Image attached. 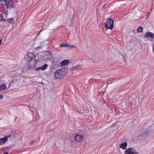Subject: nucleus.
Here are the masks:
<instances>
[{
  "label": "nucleus",
  "instance_id": "nucleus-1",
  "mask_svg": "<svg viewBox=\"0 0 154 154\" xmlns=\"http://www.w3.org/2000/svg\"><path fill=\"white\" fill-rule=\"evenodd\" d=\"M28 57L27 61L29 62V67H34L36 65V62L35 60L36 56L35 54L32 52L28 53Z\"/></svg>",
  "mask_w": 154,
  "mask_h": 154
},
{
  "label": "nucleus",
  "instance_id": "nucleus-2",
  "mask_svg": "<svg viewBox=\"0 0 154 154\" xmlns=\"http://www.w3.org/2000/svg\"><path fill=\"white\" fill-rule=\"evenodd\" d=\"M67 70L66 68H62L60 69H57L54 74L55 77L57 79H62L65 74L63 71H67Z\"/></svg>",
  "mask_w": 154,
  "mask_h": 154
},
{
  "label": "nucleus",
  "instance_id": "nucleus-3",
  "mask_svg": "<svg viewBox=\"0 0 154 154\" xmlns=\"http://www.w3.org/2000/svg\"><path fill=\"white\" fill-rule=\"evenodd\" d=\"M113 20H107L105 23V28L107 29H112L113 28Z\"/></svg>",
  "mask_w": 154,
  "mask_h": 154
},
{
  "label": "nucleus",
  "instance_id": "nucleus-4",
  "mask_svg": "<svg viewBox=\"0 0 154 154\" xmlns=\"http://www.w3.org/2000/svg\"><path fill=\"white\" fill-rule=\"evenodd\" d=\"M150 131L149 130H146L140 135H138V137L143 140L147 139L149 134H150Z\"/></svg>",
  "mask_w": 154,
  "mask_h": 154
},
{
  "label": "nucleus",
  "instance_id": "nucleus-5",
  "mask_svg": "<svg viewBox=\"0 0 154 154\" xmlns=\"http://www.w3.org/2000/svg\"><path fill=\"white\" fill-rule=\"evenodd\" d=\"M75 140L77 142H81L84 139V137L82 134L76 135L74 137Z\"/></svg>",
  "mask_w": 154,
  "mask_h": 154
},
{
  "label": "nucleus",
  "instance_id": "nucleus-6",
  "mask_svg": "<svg viewBox=\"0 0 154 154\" xmlns=\"http://www.w3.org/2000/svg\"><path fill=\"white\" fill-rule=\"evenodd\" d=\"M125 154H138V152L136 151H133L131 148H128L124 152Z\"/></svg>",
  "mask_w": 154,
  "mask_h": 154
},
{
  "label": "nucleus",
  "instance_id": "nucleus-7",
  "mask_svg": "<svg viewBox=\"0 0 154 154\" xmlns=\"http://www.w3.org/2000/svg\"><path fill=\"white\" fill-rule=\"evenodd\" d=\"M11 136V135H6L4 137L0 138V145H2L6 143L8 140V138Z\"/></svg>",
  "mask_w": 154,
  "mask_h": 154
},
{
  "label": "nucleus",
  "instance_id": "nucleus-8",
  "mask_svg": "<svg viewBox=\"0 0 154 154\" xmlns=\"http://www.w3.org/2000/svg\"><path fill=\"white\" fill-rule=\"evenodd\" d=\"M14 3V1L13 0H8V1H7L6 5L7 8L11 9L13 7Z\"/></svg>",
  "mask_w": 154,
  "mask_h": 154
},
{
  "label": "nucleus",
  "instance_id": "nucleus-9",
  "mask_svg": "<svg viewBox=\"0 0 154 154\" xmlns=\"http://www.w3.org/2000/svg\"><path fill=\"white\" fill-rule=\"evenodd\" d=\"M144 36L146 37H148L149 36L152 39H154V33L148 32L146 33Z\"/></svg>",
  "mask_w": 154,
  "mask_h": 154
},
{
  "label": "nucleus",
  "instance_id": "nucleus-10",
  "mask_svg": "<svg viewBox=\"0 0 154 154\" xmlns=\"http://www.w3.org/2000/svg\"><path fill=\"white\" fill-rule=\"evenodd\" d=\"M48 66L47 64H45L44 65H43L42 66L36 68L35 69V70L36 71H38L40 70H45L47 67Z\"/></svg>",
  "mask_w": 154,
  "mask_h": 154
},
{
  "label": "nucleus",
  "instance_id": "nucleus-11",
  "mask_svg": "<svg viewBox=\"0 0 154 154\" xmlns=\"http://www.w3.org/2000/svg\"><path fill=\"white\" fill-rule=\"evenodd\" d=\"M7 0H0V8L4 7L7 5Z\"/></svg>",
  "mask_w": 154,
  "mask_h": 154
},
{
  "label": "nucleus",
  "instance_id": "nucleus-12",
  "mask_svg": "<svg viewBox=\"0 0 154 154\" xmlns=\"http://www.w3.org/2000/svg\"><path fill=\"white\" fill-rule=\"evenodd\" d=\"M127 146V143L125 142L122 143L119 146L120 148L122 149H126Z\"/></svg>",
  "mask_w": 154,
  "mask_h": 154
},
{
  "label": "nucleus",
  "instance_id": "nucleus-13",
  "mask_svg": "<svg viewBox=\"0 0 154 154\" xmlns=\"http://www.w3.org/2000/svg\"><path fill=\"white\" fill-rule=\"evenodd\" d=\"M51 57V54L49 52H47L44 56V58L46 60H49Z\"/></svg>",
  "mask_w": 154,
  "mask_h": 154
},
{
  "label": "nucleus",
  "instance_id": "nucleus-14",
  "mask_svg": "<svg viewBox=\"0 0 154 154\" xmlns=\"http://www.w3.org/2000/svg\"><path fill=\"white\" fill-rule=\"evenodd\" d=\"M69 63V62L67 60H63L61 62V66H66Z\"/></svg>",
  "mask_w": 154,
  "mask_h": 154
},
{
  "label": "nucleus",
  "instance_id": "nucleus-15",
  "mask_svg": "<svg viewBox=\"0 0 154 154\" xmlns=\"http://www.w3.org/2000/svg\"><path fill=\"white\" fill-rule=\"evenodd\" d=\"M6 87V85L5 84H3L0 86V91H2L3 90H5Z\"/></svg>",
  "mask_w": 154,
  "mask_h": 154
},
{
  "label": "nucleus",
  "instance_id": "nucleus-16",
  "mask_svg": "<svg viewBox=\"0 0 154 154\" xmlns=\"http://www.w3.org/2000/svg\"><path fill=\"white\" fill-rule=\"evenodd\" d=\"M14 20H0V21L4 22L7 21L8 22L11 23L14 22Z\"/></svg>",
  "mask_w": 154,
  "mask_h": 154
},
{
  "label": "nucleus",
  "instance_id": "nucleus-17",
  "mask_svg": "<svg viewBox=\"0 0 154 154\" xmlns=\"http://www.w3.org/2000/svg\"><path fill=\"white\" fill-rule=\"evenodd\" d=\"M142 28L141 26L139 27L137 29V31L138 32H140L142 31Z\"/></svg>",
  "mask_w": 154,
  "mask_h": 154
},
{
  "label": "nucleus",
  "instance_id": "nucleus-18",
  "mask_svg": "<svg viewBox=\"0 0 154 154\" xmlns=\"http://www.w3.org/2000/svg\"><path fill=\"white\" fill-rule=\"evenodd\" d=\"M69 45L66 44H61L60 45V47H66L68 46H70Z\"/></svg>",
  "mask_w": 154,
  "mask_h": 154
},
{
  "label": "nucleus",
  "instance_id": "nucleus-19",
  "mask_svg": "<svg viewBox=\"0 0 154 154\" xmlns=\"http://www.w3.org/2000/svg\"><path fill=\"white\" fill-rule=\"evenodd\" d=\"M34 140H32L29 142V144L31 145L33 144L34 143Z\"/></svg>",
  "mask_w": 154,
  "mask_h": 154
},
{
  "label": "nucleus",
  "instance_id": "nucleus-20",
  "mask_svg": "<svg viewBox=\"0 0 154 154\" xmlns=\"http://www.w3.org/2000/svg\"><path fill=\"white\" fill-rule=\"evenodd\" d=\"M69 46H68V47H69L70 48H75L76 47L75 46L73 45H69Z\"/></svg>",
  "mask_w": 154,
  "mask_h": 154
},
{
  "label": "nucleus",
  "instance_id": "nucleus-21",
  "mask_svg": "<svg viewBox=\"0 0 154 154\" xmlns=\"http://www.w3.org/2000/svg\"><path fill=\"white\" fill-rule=\"evenodd\" d=\"M0 19H5L3 18V14H0Z\"/></svg>",
  "mask_w": 154,
  "mask_h": 154
},
{
  "label": "nucleus",
  "instance_id": "nucleus-22",
  "mask_svg": "<svg viewBox=\"0 0 154 154\" xmlns=\"http://www.w3.org/2000/svg\"><path fill=\"white\" fill-rule=\"evenodd\" d=\"M76 68H77V69H79L80 68H81V66L80 65H79L78 66H77V67H76Z\"/></svg>",
  "mask_w": 154,
  "mask_h": 154
},
{
  "label": "nucleus",
  "instance_id": "nucleus-23",
  "mask_svg": "<svg viewBox=\"0 0 154 154\" xmlns=\"http://www.w3.org/2000/svg\"><path fill=\"white\" fill-rule=\"evenodd\" d=\"M3 96L0 95V100L2 99L3 98Z\"/></svg>",
  "mask_w": 154,
  "mask_h": 154
},
{
  "label": "nucleus",
  "instance_id": "nucleus-24",
  "mask_svg": "<svg viewBox=\"0 0 154 154\" xmlns=\"http://www.w3.org/2000/svg\"><path fill=\"white\" fill-rule=\"evenodd\" d=\"M42 29H41V30L39 32V33L38 34V35H39V34H40V33L42 32Z\"/></svg>",
  "mask_w": 154,
  "mask_h": 154
},
{
  "label": "nucleus",
  "instance_id": "nucleus-25",
  "mask_svg": "<svg viewBox=\"0 0 154 154\" xmlns=\"http://www.w3.org/2000/svg\"><path fill=\"white\" fill-rule=\"evenodd\" d=\"M7 19H11H11H14L13 18H8Z\"/></svg>",
  "mask_w": 154,
  "mask_h": 154
},
{
  "label": "nucleus",
  "instance_id": "nucleus-26",
  "mask_svg": "<svg viewBox=\"0 0 154 154\" xmlns=\"http://www.w3.org/2000/svg\"><path fill=\"white\" fill-rule=\"evenodd\" d=\"M40 48V46L36 48V49H38L39 48Z\"/></svg>",
  "mask_w": 154,
  "mask_h": 154
},
{
  "label": "nucleus",
  "instance_id": "nucleus-27",
  "mask_svg": "<svg viewBox=\"0 0 154 154\" xmlns=\"http://www.w3.org/2000/svg\"><path fill=\"white\" fill-rule=\"evenodd\" d=\"M4 154H9L8 152H6Z\"/></svg>",
  "mask_w": 154,
  "mask_h": 154
},
{
  "label": "nucleus",
  "instance_id": "nucleus-28",
  "mask_svg": "<svg viewBox=\"0 0 154 154\" xmlns=\"http://www.w3.org/2000/svg\"><path fill=\"white\" fill-rule=\"evenodd\" d=\"M153 51L154 52V47L153 48Z\"/></svg>",
  "mask_w": 154,
  "mask_h": 154
},
{
  "label": "nucleus",
  "instance_id": "nucleus-29",
  "mask_svg": "<svg viewBox=\"0 0 154 154\" xmlns=\"http://www.w3.org/2000/svg\"><path fill=\"white\" fill-rule=\"evenodd\" d=\"M5 15L6 16H7V14H6V13H5Z\"/></svg>",
  "mask_w": 154,
  "mask_h": 154
},
{
  "label": "nucleus",
  "instance_id": "nucleus-30",
  "mask_svg": "<svg viewBox=\"0 0 154 154\" xmlns=\"http://www.w3.org/2000/svg\"><path fill=\"white\" fill-rule=\"evenodd\" d=\"M111 18H109L108 19H109H109H111Z\"/></svg>",
  "mask_w": 154,
  "mask_h": 154
}]
</instances>
